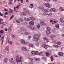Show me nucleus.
<instances>
[{
    "instance_id": "obj_37",
    "label": "nucleus",
    "mask_w": 64,
    "mask_h": 64,
    "mask_svg": "<svg viewBox=\"0 0 64 64\" xmlns=\"http://www.w3.org/2000/svg\"><path fill=\"white\" fill-rule=\"evenodd\" d=\"M40 24H38L37 25V28L38 29H39L40 28Z\"/></svg>"
},
{
    "instance_id": "obj_28",
    "label": "nucleus",
    "mask_w": 64,
    "mask_h": 64,
    "mask_svg": "<svg viewBox=\"0 0 64 64\" xmlns=\"http://www.w3.org/2000/svg\"><path fill=\"white\" fill-rule=\"evenodd\" d=\"M46 29L48 31H50L51 30V28L49 27H47L46 28Z\"/></svg>"
},
{
    "instance_id": "obj_45",
    "label": "nucleus",
    "mask_w": 64,
    "mask_h": 64,
    "mask_svg": "<svg viewBox=\"0 0 64 64\" xmlns=\"http://www.w3.org/2000/svg\"><path fill=\"white\" fill-rule=\"evenodd\" d=\"M9 47L8 46L6 48V50H8V51H9Z\"/></svg>"
},
{
    "instance_id": "obj_2",
    "label": "nucleus",
    "mask_w": 64,
    "mask_h": 64,
    "mask_svg": "<svg viewBox=\"0 0 64 64\" xmlns=\"http://www.w3.org/2000/svg\"><path fill=\"white\" fill-rule=\"evenodd\" d=\"M20 30L22 31H20V34H24V33L23 31H26L25 29L24 28H21Z\"/></svg>"
},
{
    "instance_id": "obj_7",
    "label": "nucleus",
    "mask_w": 64,
    "mask_h": 64,
    "mask_svg": "<svg viewBox=\"0 0 64 64\" xmlns=\"http://www.w3.org/2000/svg\"><path fill=\"white\" fill-rule=\"evenodd\" d=\"M47 46L49 47V45L46 44H43L42 45V47L44 48L45 49H47Z\"/></svg>"
},
{
    "instance_id": "obj_19",
    "label": "nucleus",
    "mask_w": 64,
    "mask_h": 64,
    "mask_svg": "<svg viewBox=\"0 0 64 64\" xmlns=\"http://www.w3.org/2000/svg\"><path fill=\"white\" fill-rule=\"evenodd\" d=\"M34 60L37 61H40V59L38 58H34Z\"/></svg>"
},
{
    "instance_id": "obj_20",
    "label": "nucleus",
    "mask_w": 64,
    "mask_h": 64,
    "mask_svg": "<svg viewBox=\"0 0 64 64\" xmlns=\"http://www.w3.org/2000/svg\"><path fill=\"white\" fill-rule=\"evenodd\" d=\"M30 29L31 30H35V28H34L33 27H31L30 28Z\"/></svg>"
},
{
    "instance_id": "obj_44",
    "label": "nucleus",
    "mask_w": 64,
    "mask_h": 64,
    "mask_svg": "<svg viewBox=\"0 0 64 64\" xmlns=\"http://www.w3.org/2000/svg\"><path fill=\"white\" fill-rule=\"evenodd\" d=\"M52 41H54V44H57V42H56V40H53Z\"/></svg>"
},
{
    "instance_id": "obj_40",
    "label": "nucleus",
    "mask_w": 64,
    "mask_h": 64,
    "mask_svg": "<svg viewBox=\"0 0 64 64\" xmlns=\"http://www.w3.org/2000/svg\"><path fill=\"white\" fill-rule=\"evenodd\" d=\"M48 12H45L44 13V14L45 15H48Z\"/></svg>"
},
{
    "instance_id": "obj_59",
    "label": "nucleus",
    "mask_w": 64,
    "mask_h": 64,
    "mask_svg": "<svg viewBox=\"0 0 64 64\" xmlns=\"http://www.w3.org/2000/svg\"><path fill=\"white\" fill-rule=\"evenodd\" d=\"M33 62H29V64H33Z\"/></svg>"
},
{
    "instance_id": "obj_31",
    "label": "nucleus",
    "mask_w": 64,
    "mask_h": 64,
    "mask_svg": "<svg viewBox=\"0 0 64 64\" xmlns=\"http://www.w3.org/2000/svg\"><path fill=\"white\" fill-rule=\"evenodd\" d=\"M38 51H34V54H36V55H38L39 54H38Z\"/></svg>"
},
{
    "instance_id": "obj_29",
    "label": "nucleus",
    "mask_w": 64,
    "mask_h": 64,
    "mask_svg": "<svg viewBox=\"0 0 64 64\" xmlns=\"http://www.w3.org/2000/svg\"><path fill=\"white\" fill-rule=\"evenodd\" d=\"M46 55L47 56H48V57H49V56H50V54H49V53L46 52Z\"/></svg>"
},
{
    "instance_id": "obj_13",
    "label": "nucleus",
    "mask_w": 64,
    "mask_h": 64,
    "mask_svg": "<svg viewBox=\"0 0 64 64\" xmlns=\"http://www.w3.org/2000/svg\"><path fill=\"white\" fill-rule=\"evenodd\" d=\"M42 59L44 60V61H46L47 60V58L45 57H42Z\"/></svg>"
},
{
    "instance_id": "obj_47",
    "label": "nucleus",
    "mask_w": 64,
    "mask_h": 64,
    "mask_svg": "<svg viewBox=\"0 0 64 64\" xmlns=\"http://www.w3.org/2000/svg\"><path fill=\"white\" fill-rule=\"evenodd\" d=\"M8 31L10 32L11 31V28L10 27L8 29Z\"/></svg>"
},
{
    "instance_id": "obj_23",
    "label": "nucleus",
    "mask_w": 64,
    "mask_h": 64,
    "mask_svg": "<svg viewBox=\"0 0 64 64\" xmlns=\"http://www.w3.org/2000/svg\"><path fill=\"white\" fill-rule=\"evenodd\" d=\"M1 38L2 39V42H4V36H3Z\"/></svg>"
},
{
    "instance_id": "obj_10",
    "label": "nucleus",
    "mask_w": 64,
    "mask_h": 64,
    "mask_svg": "<svg viewBox=\"0 0 64 64\" xmlns=\"http://www.w3.org/2000/svg\"><path fill=\"white\" fill-rule=\"evenodd\" d=\"M46 7H48V8H50V4H46Z\"/></svg>"
},
{
    "instance_id": "obj_22",
    "label": "nucleus",
    "mask_w": 64,
    "mask_h": 64,
    "mask_svg": "<svg viewBox=\"0 0 64 64\" xmlns=\"http://www.w3.org/2000/svg\"><path fill=\"white\" fill-rule=\"evenodd\" d=\"M4 62L5 63H6L8 62V59L7 58L5 59L4 60Z\"/></svg>"
},
{
    "instance_id": "obj_41",
    "label": "nucleus",
    "mask_w": 64,
    "mask_h": 64,
    "mask_svg": "<svg viewBox=\"0 0 64 64\" xmlns=\"http://www.w3.org/2000/svg\"><path fill=\"white\" fill-rule=\"evenodd\" d=\"M43 39L44 40H48V38H47L46 37H44V38Z\"/></svg>"
},
{
    "instance_id": "obj_39",
    "label": "nucleus",
    "mask_w": 64,
    "mask_h": 64,
    "mask_svg": "<svg viewBox=\"0 0 64 64\" xmlns=\"http://www.w3.org/2000/svg\"><path fill=\"white\" fill-rule=\"evenodd\" d=\"M35 45L37 47H38L39 46V43L38 42L36 43L35 44Z\"/></svg>"
},
{
    "instance_id": "obj_5",
    "label": "nucleus",
    "mask_w": 64,
    "mask_h": 64,
    "mask_svg": "<svg viewBox=\"0 0 64 64\" xmlns=\"http://www.w3.org/2000/svg\"><path fill=\"white\" fill-rule=\"evenodd\" d=\"M52 19L51 18V20H50V22H51L52 24H54L55 23H57V22H58L57 21L55 20L54 21V20H52Z\"/></svg>"
},
{
    "instance_id": "obj_24",
    "label": "nucleus",
    "mask_w": 64,
    "mask_h": 64,
    "mask_svg": "<svg viewBox=\"0 0 64 64\" xmlns=\"http://www.w3.org/2000/svg\"><path fill=\"white\" fill-rule=\"evenodd\" d=\"M59 10H60L61 11H64V9H63V8L62 7L60 8H59Z\"/></svg>"
},
{
    "instance_id": "obj_36",
    "label": "nucleus",
    "mask_w": 64,
    "mask_h": 64,
    "mask_svg": "<svg viewBox=\"0 0 64 64\" xmlns=\"http://www.w3.org/2000/svg\"><path fill=\"white\" fill-rule=\"evenodd\" d=\"M43 11H44V12H48V10L46 9H43Z\"/></svg>"
},
{
    "instance_id": "obj_3",
    "label": "nucleus",
    "mask_w": 64,
    "mask_h": 64,
    "mask_svg": "<svg viewBox=\"0 0 64 64\" xmlns=\"http://www.w3.org/2000/svg\"><path fill=\"white\" fill-rule=\"evenodd\" d=\"M9 61L12 64H17V62H15L12 58L10 59Z\"/></svg>"
},
{
    "instance_id": "obj_58",
    "label": "nucleus",
    "mask_w": 64,
    "mask_h": 64,
    "mask_svg": "<svg viewBox=\"0 0 64 64\" xmlns=\"http://www.w3.org/2000/svg\"><path fill=\"white\" fill-rule=\"evenodd\" d=\"M35 20V18H32V21H34Z\"/></svg>"
},
{
    "instance_id": "obj_46",
    "label": "nucleus",
    "mask_w": 64,
    "mask_h": 64,
    "mask_svg": "<svg viewBox=\"0 0 64 64\" xmlns=\"http://www.w3.org/2000/svg\"><path fill=\"white\" fill-rule=\"evenodd\" d=\"M19 20L20 21H21V22H23L24 20H23V19L22 18H20L19 19Z\"/></svg>"
},
{
    "instance_id": "obj_64",
    "label": "nucleus",
    "mask_w": 64,
    "mask_h": 64,
    "mask_svg": "<svg viewBox=\"0 0 64 64\" xmlns=\"http://www.w3.org/2000/svg\"><path fill=\"white\" fill-rule=\"evenodd\" d=\"M20 1L21 3H23V0H20Z\"/></svg>"
},
{
    "instance_id": "obj_18",
    "label": "nucleus",
    "mask_w": 64,
    "mask_h": 64,
    "mask_svg": "<svg viewBox=\"0 0 64 64\" xmlns=\"http://www.w3.org/2000/svg\"><path fill=\"white\" fill-rule=\"evenodd\" d=\"M56 28H59V24H56Z\"/></svg>"
},
{
    "instance_id": "obj_60",
    "label": "nucleus",
    "mask_w": 64,
    "mask_h": 64,
    "mask_svg": "<svg viewBox=\"0 0 64 64\" xmlns=\"http://www.w3.org/2000/svg\"><path fill=\"white\" fill-rule=\"evenodd\" d=\"M54 57H58V56L56 55H54Z\"/></svg>"
},
{
    "instance_id": "obj_43",
    "label": "nucleus",
    "mask_w": 64,
    "mask_h": 64,
    "mask_svg": "<svg viewBox=\"0 0 64 64\" xmlns=\"http://www.w3.org/2000/svg\"><path fill=\"white\" fill-rule=\"evenodd\" d=\"M51 59L52 61H53L54 58H53V56H51Z\"/></svg>"
},
{
    "instance_id": "obj_53",
    "label": "nucleus",
    "mask_w": 64,
    "mask_h": 64,
    "mask_svg": "<svg viewBox=\"0 0 64 64\" xmlns=\"http://www.w3.org/2000/svg\"><path fill=\"white\" fill-rule=\"evenodd\" d=\"M0 22H2V21H3V19H2V18H0Z\"/></svg>"
},
{
    "instance_id": "obj_27",
    "label": "nucleus",
    "mask_w": 64,
    "mask_h": 64,
    "mask_svg": "<svg viewBox=\"0 0 64 64\" xmlns=\"http://www.w3.org/2000/svg\"><path fill=\"white\" fill-rule=\"evenodd\" d=\"M46 33L47 34H50V33H51V32H50V30H47L46 31Z\"/></svg>"
},
{
    "instance_id": "obj_21",
    "label": "nucleus",
    "mask_w": 64,
    "mask_h": 64,
    "mask_svg": "<svg viewBox=\"0 0 64 64\" xmlns=\"http://www.w3.org/2000/svg\"><path fill=\"white\" fill-rule=\"evenodd\" d=\"M53 47H55V48H59V46L56 45L53 46Z\"/></svg>"
},
{
    "instance_id": "obj_16",
    "label": "nucleus",
    "mask_w": 64,
    "mask_h": 64,
    "mask_svg": "<svg viewBox=\"0 0 64 64\" xmlns=\"http://www.w3.org/2000/svg\"><path fill=\"white\" fill-rule=\"evenodd\" d=\"M20 41L22 44H24V43H25V41L23 39L21 40H20Z\"/></svg>"
},
{
    "instance_id": "obj_49",
    "label": "nucleus",
    "mask_w": 64,
    "mask_h": 64,
    "mask_svg": "<svg viewBox=\"0 0 64 64\" xmlns=\"http://www.w3.org/2000/svg\"><path fill=\"white\" fill-rule=\"evenodd\" d=\"M4 31L3 30H1L0 31V34H1L2 33H3Z\"/></svg>"
},
{
    "instance_id": "obj_63",
    "label": "nucleus",
    "mask_w": 64,
    "mask_h": 64,
    "mask_svg": "<svg viewBox=\"0 0 64 64\" xmlns=\"http://www.w3.org/2000/svg\"><path fill=\"white\" fill-rule=\"evenodd\" d=\"M8 14V12H6L5 13V15H7V14Z\"/></svg>"
},
{
    "instance_id": "obj_17",
    "label": "nucleus",
    "mask_w": 64,
    "mask_h": 64,
    "mask_svg": "<svg viewBox=\"0 0 64 64\" xmlns=\"http://www.w3.org/2000/svg\"><path fill=\"white\" fill-rule=\"evenodd\" d=\"M8 43H9L10 45H12V41H10L9 40H8Z\"/></svg>"
},
{
    "instance_id": "obj_11",
    "label": "nucleus",
    "mask_w": 64,
    "mask_h": 64,
    "mask_svg": "<svg viewBox=\"0 0 64 64\" xmlns=\"http://www.w3.org/2000/svg\"><path fill=\"white\" fill-rule=\"evenodd\" d=\"M22 50L24 51H27V49L25 47H23L22 48Z\"/></svg>"
},
{
    "instance_id": "obj_4",
    "label": "nucleus",
    "mask_w": 64,
    "mask_h": 64,
    "mask_svg": "<svg viewBox=\"0 0 64 64\" xmlns=\"http://www.w3.org/2000/svg\"><path fill=\"white\" fill-rule=\"evenodd\" d=\"M21 12L20 13V14L22 16H23V15H25L26 16L27 14V12Z\"/></svg>"
},
{
    "instance_id": "obj_50",
    "label": "nucleus",
    "mask_w": 64,
    "mask_h": 64,
    "mask_svg": "<svg viewBox=\"0 0 64 64\" xmlns=\"http://www.w3.org/2000/svg\"><path fill=\"white\" fill-rule=\"evenodd\" d=\"M13 17H14V15H12V16H11V17L10 18V20H11V19H12V18H13Z\"/></svg>"
},
{
    "instance_id": "obj_1",
    "label": "nucleus",
    "mask_w": 64,
    "mask_h": 64,
    "mask_svg": "<svg viewBox=\"0 0 64 64\" xmlns=\"http://www.w3.org/2000/svg\"><path fill=\"white\" fill-rule=\"evenodd\" d=\"M41 36V34H35L33 36L34 39H36V41H38V40H39V38H40V37Z\"/></svg>"
},
{
    "instance_id": "obj_15",
    "label": "nucleus",
    "mask_w": 64,
    "mask_h": 64,
    "mask_svg": "<svg viewBox=\"0 0 64 64\" xmlns=\"http://www.w3.org/2000/svg\"><path fill=\"white\" fill-rule=\"evenodd\" d=\"M24 20L26 21H30V19L27 18H24Z\"/></svg>"
},
{
    "instance_id": "obj_56",
    "label": "nucleus",
    "mask_w": 64,
    "mask_h": 64,
    "mask_svg": "<svg viewBox=\"0 0 64 64\" xmlns=\"http://www.w3.org/2000/svg\"><path fill=\"white\" fill-rule=\"evenodd\" d=\"M19 5H18L16 6V8H17V9H19Z\"/></svg>"
},
{
    "instance_id": "obj_35",
    "label": "nucleus",
    "mask_w": 64,
    "mask_h": 64,
    "mask_svg": "<svg viewBox=\"0 0 64 64\" xmlns=\"http://www.w3.org/2000/svg\"><path fill=\"white\" fill-rule=\"evenodd\" d=\"M28 59H29V60H30V61H33V59L32 58H28Z\"/></svg>"
},
{
    "instance_id": "obj_6",
    "label": "nucleus",
    "mask_w": 64,
    "mask_h": 64,
    "mask_svg": "<svg viewBox=\"0 0 64 64\" xmlns=\"http://www.w3.org/2000/svg\"><path fill=\"white\" fill-rule=\"evenodd\" d=\"M58 55L60 56H62L64 55V53L61 52H58Z\"/></svg>"
},
{
    "instance_id": "obj_61",
    "label": "nucleus",
    "mask_w": 64,
    "mask_h": 64,
    "mask_svg": "<svg viewBox=\"0 0 64 64\" xmlns=\"http://www.w3.org/2000/svg\"><path fill=\"white\" fill-rule=\"evenodd\" d=\"M24 34H26V35H27V34H28V32H26L25 33H24Z\"/></svg>"
},
{
    "instance_id": "obj_38",
    "label": "nucleus",
    "mask_w": 64,
    "mask_h": 64,
    "mask_svg": "<svg viewBox=\"0 0 64 64\" xmlns=\"http://www.w3.org/2000/svg\"><path fill=\"white\" fill-rule=\"evenodd\" d=\"M29 46L30 48L33 47V45L32 44H30L29 45Z\"/></svg>"
},
{
    "instance_id": "obj_32",
    "label": "nucleus",
    "mask_w": 64,
    "mask_h": 64,
    "mask_svg": "<svg viewBox=\"0 0 64 64\" xmlns=\"http://www.w3.org/2000/svg\"><path fill=\"white\" fill-rule=\"evenodd\" d=\"M16 22H17V23H20V22L19 19L16 20Z\"/></svg>"
},
{
    "instance_id": "obj_55",
    "label": "nucleus",
    "mask_w": 64,
    "mask_h": 64,
    "mask_svg": "<svg viewBox=\"0 0 64 64\" xmlns=\"http://www.w3.org/2000/svg\"><path fill=\"white\" fill-rule=\"evenodd\" d=\"M52 11H53V8H51L50 10V12H52Z\"/></svg>"
},
{
    "instance_id": "obj_25",
    "label": "nucleus",
    "mask_w": 64,
    "mask_h": 64,
    "mask_svg": "<svg viewBox=\"0 0 64 64\" xmlns=\"http://www.w3.org/2000/svg\"><path fill=\"white\" fill-rule=\"evenodd\" d=\"M16 60L17 62H21V60H20L19 58H16Z\"/></svg>"
},
{
    "instance_id": "obj_54",
    "label": "nucleus",
    "mask_w": 64,
    "mask_h": 64,
    "mask_svg": "<svg viewBox=\"0 0 64 64\" xmlns=\"http://www.w3.org/2000/svg\"><path fill=\"white\" fill-rule=\"evenodd\" d=\"M32 18H33V17H30V18L29 19H30V20H32Z\"/></svg>"
},
{
    "instance_id": "obj_30",
    "label": "nucleus",
    "mask_w": 64,
    "mask_h": 64,
    "mask_svg": "<svg viewBox=\"0 0 64 64\" xmlns=\"http://www.w3.org/2000/svg\"><path fill=\"white\" fill-rule=\"evenodd\" d=\"M56 37V36L54 35H52L51 36V38H54V37Z\"/></svg>"
},
{
    "instance_id": "obj_33",
    "label": "nucleus",
    "mask_w": 64,
    "mask_h": 64,
    "mask_svg": "<svg viewBox=\"0 0 64 64\" xmlns=\"http://www.w3.org/2000/svg\"><path fill=\"white\" fill-rule=\"evenodd\" d=\"M39 8L40 9H44V8H43L42 6H40L39 7Z\"/></svg>"
},
{
    "instance_id": "obj_14",
    "label": "nucleus",
    "mask_w": 64,
    "mask_h": 64,
    "mask_svg": "<svg viewBox=\"0 0 64 64\" xmlns=\"http://www.w3.org/2000/svg\"><path fill=\"white\" fill-rule=\"evenodd\" d=\"M44 52H40L39 53V55H41L42 54V56H44Z\"/></svg>"
},
{
    "instance_id": "obj_8",
    "label": "nucleus",
    "mask_w": 64,
    "mask_h": 64,
    "mask_svg": "<svg viewBox=\"0 0 64 64\" xmlns=\"http://www.w3.org/2000/svg\"><path fill=\"white\" fill-rule=\"evenodd\" d=\"M40 24L42 25H46V23L43 21H42L40 22Z\"/></svg>"
},
{
    "instance_id": "obj_57",
    "label": "nucleus",
    "mask_w": 64,
    "mask_h": 64,
    "mask_svg": "<svg viewBox=\"0 0 64 64\" xmlns=\"http://www.w3.org/2000/svg\"><path fill=\"white\" fill-rule=\"evenodd\" d=\"M19 6H21V5H22V4H21V3L20 2L19 3V4H18V5Z\"/></svg>"
},
{
    "instance_id": "obj_52",
    "label": "nucleus",
    "mask_w": 64,
    "mask_h": 64,
    "mask_svg": "<svg viewBox=\"0 0 64 64\" xmlns=\"http://www.w3.org/2000/svg\"><path fill=\"white\" fill-rule=\"evenodd\" d=\"M32 54H33V55H34V54H35V52H34V51H33L32 52Z\"/></svg>"
},
{
    "instance_id": "obj_34",
    "label": "nucleus",
    "mask_w": 64,
    "mask_h": 64,
    "mask_svg": "<svg viewBox=\"0 0 64 64\" xmlns=\"http://www.w3.org/2000/svg\"><path fill=\"white\" fill-rule=\"evenodd\" d=\"M56 44L57 45H60V44H61V42H58L56 43Z\"/></svg>"
},
{
    "instance_id": "obj_51",
    "label": "nucleus",
    "mask_w": 64,
    "mask_h": 64,
    "mask_svg": "<svg viewBox=\"0 0 64 64\" xmlns=\"http://www.w3.org/2000/svg\"><path fill=\"white\" fill-rule=\"evenodd\" d=\"M52 11L53 12H55V11H56V10L55 8H52Z\"/></svg>"
},
{
    "instance_id": "obj_62",
    "label": "nucleus",
    "mask_w": 64,
    "mask_h": 64,
    "mask_svg": "<svg viewBox=\"0 0 64 64\" xmlns=\"http://www.w3.org/2000/svg\"><path fill=\"white\" fill-rule=\"evenodd\" d=\"M30 5L31 6H32V7H33V6H34V5H33V4H30Z\"/></svg>"
},
{
    "instance_id": "obj_9",
    "label": "nucleus",
    "mask_w": 64,
    "mask_h": 64,
    "mask_svg": "<svg viewBox=\"0 0 64 64\" xmlns=\"http://www.w3.org/2000/svg\"><path fill=\"white\" fill-rule=\"evenodd\" d=\"M9 9L10 10V11L8 12L9 13L11 14L13 12V10L11 9V8H9Z\"/></svg>"
},
{
    "instance_id": "obj_42",
    "label": "nucleus",
    "mask_w": 64,
    "mask_h": 64,
    "mask_svg": "<svg viewBox=\"0 0 64 64\" xmlns=\"http://www.w3.org/2000/svg\"><path fill=\"white\" fill-rule=\"evenodd\" d=\"M48 15L49 16H51L52 15V14L51 13H49L48 12Z\"/></svg>"
},
{
    "instance_id": "obj_12",
    "label": "nucleus",
    "mask_w": 64,
    "mask_h": 64,
    "mask_svg": "<svg viewBox=\"0 0 64 64\" xmlns=\"http://www.w3.org/2000/svg\"><path fill=\"white\" fill-rule=\"evenodd\" d=\"M29 23L31 25H34V22L32 21L30 22Z\"/></svg>"
},
{
    "instance_id": "obj_48",
    "label": "nucleus",
    "mask_w": 64,
    "mask_h": 64,
    "mask_svg": "<svg viewBox=\"0 0 64 64\" xmlns=\"http://www.w3.org/2000/svg\"><path fill=\"white\" fill-rule=\"evenodd\" d=\"M31 37H32V36H28V39H31Z\"/></svg>"
},
{
    "instance_id": "obj_26",
    "label": "nucleus",
    "mask_w": 64,
    "mask_h": 64,
    "mask_svg": "<svg viewBox=\"0 0 64 64\" xmlns=\"http://www.w3.org/2000/svg\"><path fill=\"white\" fill-rule=\"evenodd\" d=\"M60 21L61 22H62V23H63L64 22V21L63 20V19H62V18H60Z\"/></svg>"
}]
</instances>
